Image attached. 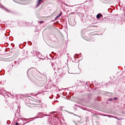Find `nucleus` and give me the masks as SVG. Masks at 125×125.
Masks as SVG:
<instances>
[{"instance_id":"nucleus-1","label":"nucleus","mask_w":125,"mask_h":125,"mask_svg":"<svg viewBox=\"0 0 125 125\" xmlns=\"http://www.w3.org/2000/svg\"><path fill=\"white\" fill-rule=\"evenodd\" d=\"M42 0H38L37 4L36 5V7H38L39 6L41 5V3H42Z\"/></svg>"},{"instance_id":"nucleus-2","label":"nucleus","mask_w":125,"mask_h":125,"mask_svg":"<svg viewBox=\"0 0 125 125\" xmlns=\"http://www.w3.org/2000/svg\"><path fill=\"white\" fill-rule=\"evenodd\" d=\"M101 16H102V15H101V14H98L97 15V16H96L97 19H100V17H101Z\"/></svg>"},{"instance_id":"nucleus-3","label":"nucleus","mask_w":125,"mask_h":125,"mask_svg":"<svg viewBox=\"0 0 125 125\" xmlns=\"http://www.w3.org/2000/svg\"><path fill=\"white\" fill-rule=\"evenodd\" d=\"M63 4H64V5H66V6H68V7H73L72 5H69L66 3H63Z\"/></svg>"},{"instance_id":"nucleus-4","label":"nucleus","mask_w":125,"mask_h":125,"mask_svg":"<svg viewBox=\"0 0 125 125\" xmlns=\"http://www.w3.org/2000/svg\"><path fill=\"white\" fill-rule=\"evenodd\" d=\"M109 118H115V119H117V120H121V119H119L118 117H116L115 116H109Z\"/></svg>"},{"instance_id":"nucleus-5","label":"nucleus","mask_w":125,"mask_h":125,"mask_svg":"<svg viewBox=\"0 0 125 125\" xmlns=\"http://www.w3.org/2000/svg\"><path fill=\"white\" fill-rule=\"evenodd\" d=\"M61 16V13H60L58 16H57L56 17V19H58V18H59Z\"/></svg>"},{"instance_id":"nucleus-6","label":"nucleus","mask_w":125,"mask_h":125,"mask_svg":"<svg viewBox=\"0 0 125 125\" xmlns=\"http://www.w3.org/2000/svg\"><path fill=\"white\" fill-rule=\"evenodd\" d=\"M37 56H39V55H40V53H37Z\"/></svg>"},{"instance_id":"nucleus-7","label":"nucleus","mask_w":125,"mask_h":125,"mask_svg":"<svg viewBox=\"0 0 125 125\" xmlns=\"http://www.w3.org/2000/svg\"><path fill=\"white\" fill-rule=\"evenodd\" d=\"M40 23H43V21H40Z\"/></svg>"},{"instance_id":"nucleus-8","label":"nucleus","mask_w":125,"mask_h":125,"mask_svg":"<svg viewBox=\"0 0 125 125\" xmlns=\"http://www.w3.org/2000/svg\"><path fill=\"white\" fill-rule=\"evenodd\" d=\"M16 125H19L18 124V123H16Z\"/></svg>"},{"instance_id":"nucleus-9","label":"nucleus","mask_w":125,"mask_h":125,"mask_svg":"<svg viewBox=\"0 0 125 125\" xmlns=\"http://www.w3.org/2000/svg\"><path fill=\"white\" fill-rule=\"evenodd\" d=\"M116 99H117L116 97L114 98V100H116Z\"/></svg>"},{"instance_id":"nucleus-10","label":"nucleus","mask_w":125,"mask_h":125,"mask_svg":"<svg viewBox=\"0 0 125 125\" xmlns=\"http://www.w3.org/2000/svg\"><path fill=\"white\" fill-rule=\"evenodd\" d=\"M110 101H112V99H110Z\"/></svg>"},{"instance_id":"nucleus-11","label":"nucleus","mask_w":125,"mask_h":125,"mask_svg":"<svg viewBox=\"0 0 125 125\" xmlns=\"http://www.w3.org/2000/svg\"><path fill=\"white\" fill-rule=\"evenodd\" d=\"M69 73L72 74V73Z\"/></svg>"}]
</instances>
